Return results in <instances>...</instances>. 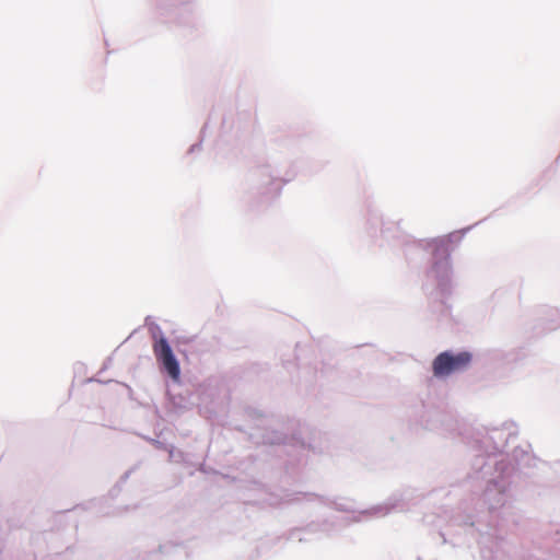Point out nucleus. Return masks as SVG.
Returning <instances> with one entry per match:
<instances>
[{
    "instance_id": "nucleus-1",
    "label": "nucleus",
    "mask_w": 560,
    "mask_h": 560,
    "mask_svg": "<svg viewBox=\"0 0 560 560\" xmlns=\"http://www.w3.org/2000/svg\"><path fill=\"white\" fill-rule=\"evenodd\" d=\"M472 360V355L468 351L458 352L456 354L444 351L441 352L432 362V371L435 377H445L456 372L466 370Z\"/></svg>"
},
{
    "instance_id": "nucleus-2",
    "label": "nucleus",
    "mask_w": 560,
    "mask_h": 560,
    "mask_svg": "<svg viewBox=\"0 0 560 560\" xmlns=\"http://www.w3.org/2000/svg\"><path fill=\"white\" fill-rule=\"evenodd\" d=\"M152 349L156 360L163 365L170 377L177 381L180 369L167 340L164 337L154 338Z\"/></svg>"
}]
</instances>
